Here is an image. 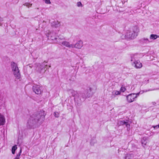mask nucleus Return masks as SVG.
Returning a JSON list of instances; mask_svg holds the SVG:
<instances>
[{
  "mask_svg": "<svg viewBox=\"0 0 159 159\" xmlns=\"http://www.w3.org/2000/svg\"><path fill=\"white\" fill-rule=\"evenodd\" d=\"M46 114L43 111H40L31 115L28 119L26 127L29 129L34 128L41 124Z\"/></svg>",
  "mask_w": 159,
  "mask_h": 159,
  "instance_id": "1",
  "label": "nucleus"
},
{
  "mask_svg": "<svg viewBox=\"0 0 159 159\" xmlns=\"http://www.w3.org/2000/svg\"><path fill=\"white\" fill-rule=\"evenodd\" d=\"M69 92L71 93L74 97V100L76 104L78 106H80L81 103L84 102L87 97H89L87 91L78 93L77 92L72 89L69 90Z\"/></svg>",
  "mask_w": 159,
  "mask_h": 159,
  "instance_id": "2",
  "label": "nucleus"
},
{
  "mask_svg": "<svg viewBox=\"0 0 159 159\" xmlns=\"http://www.w3.org/2000/svg\"><path fill=\"white\" fill-rule=\"evenodd\" d=\"M139 31V29L137 27H134L132 31L127 30L125 37L126 39H133L136 38Z\"/></svg>",
  "mask_w": 159,
  "mask_h": 159,
  "instance_id": "3",
  "label": "nucleus"
},
{
  "mask_svg": "<svg viewBox=\"0 0 159 159\" xmlns=\"http://www.w3.org/2000/svg\"><path fill=\"white\" fill-rule=\"evenodd\" d=\"M11 66L13 74L16 78L20 79V75L17 64L14 62L12 61L11 63Z\"/></svg>",
  "mask_w": 159,
  "mask_h": 159,
  "instance_id": "4",
  "label": "nucleus"
},
{
  "mask_svg": "<svg viewBox=\"0 0 159 159\" xmlns=\"http://www.w3.org/2000/svg\"><path fill=\"white\" fill-rule=\"evenodd\" d=\"M141 92L136 93H133L129 94L126 96V99L128 102L131 103L136 101L138 97L140 94H142Z\"/></svg>",
  "mask_w": 159,
  "mask_h": 159,
  "instance_id": "5",
  "label": "nucleus"
},
{
  "mask_svg": "<svg viewBox=\"0 0 159 159\" xmlns=\"http://www.w3.org/2000/svg\"><path fill=\"white\" fill-rule=\"evenodd\" d=\"M131 61H133V65L137 69H139L142 67V64L139 60H136L134 58L131 57Z\"/></svg>",
  "mask_w": 159,
  "mask_h": 159,
  "instance_id": "6",
  "label": "nucleus"
},
{
  "mask_svg": "<svg viewBox=\"0 0 159 159\" xmlns=\"http://www.w3.org/2000/svg\"><path fill=\"white\" fill-rule=\"evenodd\" d=\"M33 89L34 92L37 94H40L42 92V87L39 85H35L33 86Z\"/></svg>",
  "mask_w": 159,
  "mask_h": 159,
  "instance_id": "7",
  "label": "nucleus"
},
{
  "mask_svg": "<svg viewBox=\"0 0 159 159\" xmlns=\"http://www.w3.org/2000/svg\"><path fill=\"white\" fill-rule=\"evenodd\" d=\"M83 42L81 40H79L75 44H73L72 48H75L80 49L83 46Z\"/></svg>",
  "mask_w": 159,
  "mask_h": 159,
  "instance_id": "8",
  "label": "nucleus"
},
{
  "mask_svg": "<svg viewBox=\"0 0 159 159\" xmlns=\"http://www.w3.org/2000/svg\"><path fill=\"white\" fill-rule=\"evenodd\" d=\"M59 44L60 45L61 44L63 45L66 47L69 48H72V45L73 44H70V43L66 41H63L62 42H59Z\"/></svg>",
  "mask_w": 159,
  "mask_h": 159,
  "instance_id": "9",
  "label": "nucleus"
},
{
  "mask_svg": "<svg viewBox=\"0 0 159 159\" xmlns=\"http://www.w3.org/2000/svg\"><path fill=\"white\" fill-rule=\"evenodd\" d=\"M47 62L45 61L43 63H42L41 64H39V65L38 66L37 68L38 70H39V68L41 70L44 69L47 66Z\"/></svg>",
  "mask_w": 159,
  "mask_h": 159,
  "instance_id": "10",
  "label": "nucleus"
},
{
  "mask_svg": "<svg viewBox=\"0 0 159 159\" xmlns=\"http://www.w3.org/2000/svg\"><path fill=\"white\" fill-rule=\"evenodd\" d=\"M118 123L121 125H125L127 128L128 130L130 129V123L128 122L127 121H126L124 120L120 121Z\"/></svg>",
  "mask_w": 159,
  "mask_h": 159,
  "instance_id": "11",
  "label": "nucleus"
},
{
  "mask_svg": "<svg viewBox=\"0 0 159 159\" xmlns=\"http://www.w3.org/2000/svg\"><path fill=\"white\" fill-rule=\"evenodd\" d=\"M51 24L52 27L56 28L59 27L61 25L60 22L57 20H54L51 22Z\"/></svg>",
  "mask_w": 159,
  "mask_h": 159,
  "instance_id": "12",
  "label": "nucleus"
},
{
  "mask_svg": "<svg viewBox=\"0 0 159 159\" xmlns=\"http://www.w3.org/2000/svg\"><path fill=\"white\" fill-rule=\"evenodd\" d=\"M5 122V119L3 115L0 114V125H3Z\"/></svg>",
  "mask_w": 159,
  "mask_h": 159,
  "instance_id": "13",
  "label": "nucleus"
},
{
  "mask_svg": "<svg viewBox=\"0 0 159 159\" xmlns=\"http://www.w3.org/2000/svg\"><path fill=\"white\" fill-rule=\"evenodd\" d=\"M148 139L147 137H144L141 140V143L143 145H145L148 143Z\"/></svg>",
  "mask_w": 159,
  "mask_h": 159,
  "instance_id": "14",
  "label": "nucleus"
},
{
  "mask_svg": "<svg viewBox=\"0 0 159 159\" xmlns=\"http://www.w3.org/2000/svg\"><path fill=\"white\" fill-rule=\"evenodd\" d=\"M120 91H118L117 90L114 91L112 92V95L111 98H112L115 97L116 95H118L120 94Z\"/></svg>",
  "mask_w": 159,
  "mask_h": 159,
  "instance_id": "15",
  "label": "nucleus"
},
{
  "mask_svg": "<svg viewBox=\"0 0 159 159\" xmlns=\"http://www.w3.org/2000/svg\"><path fill=\"white\" fill-rule=\"evenodd\" d=\"M141 42L143 43H148L150 42V41L148 38H143L140 40Z\"/></svg>",
  "mask_w": 159,
  "mask_h": 159,
  "instance_id": "16",
  "label": "nucleus"
},
{
  "mask_svg": "<svg viewBox=\"0 0 159 159\" xmlns=\"http://www.w3.org/2000/svg\"><path fill=\"white\" fill-rule=\"evenodd\" d=\"M133 157V155L132 154H127L125 157L124 159H132Z\"/></svg>",
  "mask_w": 159,
  "mask_h": 159,
  "instance_id": "17",
  "label": "nucleus"
},
{
  "mask_svg": "<svg viewBox=\"0 0 159 159\" xmlns=\"http://www.w3.org/2000/svg\"><path fill=\"white\" fill-rule=\"evenodd\" d=\"M158 37L157 35L156 34H152L150 35V39L153 40L156 39Z\"/></svg>",
  "mask_w": 159,
  "mask_h": 159,
  "instance_id": "18",
  "label": "nucleus"
},
{
  "mask_svg": "<svg viewBox=\"0 0 159 159\" xmlns=\"http://www.w3.org/2000/svg\"><path fill=\"white\" fill-rule=\"evenodd\" d=\"M17 147L16 145H14L12 148V153L13 154H14L16 150L17 149Z\"/></svg>",
  "mask_w": 159,
  "mask_h": 159,
  "instance_id": "19",
  "label": "nucleus"
},
{
  "mask_svg": "<svg viewBox=\"0 0 159 159\" xmlns=\"http://www.w3.org/2000/svg\"><path fill=\"white\" fill-rule=\"evenodd\" d=\"M21 149H20V151L19 153L17 155L16 157L14 158V159H19V158L20 156L21 153Z\"/></svg>",
  "mask_w": 159,
  "mask_h": 159,
  "instance_id": "20",
  "label": "nucleus"
},
{
  "mask_svg": "<svg viewBox=\"0 0 159 159\" xmlns=\"http://www.w3.org/2000/svg\"><path fill=\"white\" fill-rule=\"evenodd\" d=\"M126 90V88L122 86L120 89V91L121 92H124Z\"/></svg>",
  "mask_w": 159,
  "mask_h": 159,
  "instance_id": "21",
  "label": "nucleus"
},
{
  "mask_svg": "<svg viewBox=\"0 0 159 159\" xmlns=\"http://www.w3.org/2000/svg\"><path fill=\"white\" fill-rule=\"evenodd\" d=\"M53 114L56 117H58L59 116V114L58 112H55Z\"/></svg>",
  "mask_w": 159,
  "mask_h": 159,
  "instance_id": "22",
  "label": "nucleus"
},
{
  "mask_svg": "<svg viewBox=\"0 0 159 159\" xmlns=\"http://www.w3.org/2000/svg\"><path fill=\"white\" fill-rule=\"evenodd\" d=\"M24 5L25 6H26L27 7H30L32 5L31 4H30V3H25Z\"/></svg>",
  "mask_w": 159,
  "mask_h": 159,
  "instance_id": "23",
  "label": "nucleus"
},
{
  "mask_svg": "<svg viewBox=\"0 0 159 159\" xmlns=\"http://www.w3.org/2000/svg\"><path fill=\"white\" fill-rule=\"evenodd\" d=\"M47 4H51V2L50 0H43Z\"/></svg>",
  "mask_w": 159,
  "mask_h": 159,
  "instance_id": "24",
  "label": "nucleus"
},
{
  "mask_svg": "<svg viewBox=\"0 0 159 159\" xmlns=\"http://www.w3.org/2000/svg\"><path fill=\"white\" fill-rule=\"evenodd\" d=\"M77 6L79 7H80V6H81V7L82 6V5L81 3L80 2H78L77 3Z\"/></svg>",
  "mask_w": 159,
  "mask_h": 159,
  "instance_id": "25",
  "label": "nucleus"
},
{
  "mask_svg": "<svg viewBox=\"0 0 159 159\" xmlns=\"http://www.w3.org/2000/svg\"><path fill=\"white\" fill-rule=\"evenodd\" d=\"M59 38L61 40H64L65 39L64 37L63 36H59Z\"/></svg>",
  "mask_w": 159,
  "mask_h": 159,
  "instance_id": "26",
  "label": "nucleus"
},
{
  "mask_svg": "<svg viewBox=\"0 0 159 159\" xmlns=\"http://www.w3.org/2000/svg\"><path fill=\"white\" fill-rule=\"evenodd\" d=\"M3 20V19L0 17V26L2 25V24L1 23L2 21Z\"/></svg>",
  "mask_w": 159,
  "mask_h": 159,
  "instance_id": "27",
  "label": "nucleus"
},
{
  "mask_svg": "<svg viewBox=\"0 0 159 159\" xmlns=\"http://www.w3.org/2000/svg\"><path fill=\"white\" fill-rule=\"evenodd\" d=\"M153 127L155 129L156 128H158L159 127V124L158 125H157L156 126H154Z\"/></svg>",
  "mask_w": 159,
  "mask_h": 159,
  "instance_id": "28",
  "label": "nucleus"
},
{
  "mask_svg": "<svg viewBox=\"0 0 159 159\" xmlns=\"http://www.w3.org/2000/svg\"><path fill=\"white\" fill-rule=\"evenodd\" d=\"M50 34H46V35L47 37H49V35H50Z\"/></svg>",
  "mask_w": 159,
  "mask_h": 159,
  "instance_id": "29",
  "label": "nucleus"
},
{
  "mask_svg": "<svg viewBox=\"0 0 159 159\" xmlns=\"http://www.w3.org/2000/svg\"><path fill=\"white\" fill-rule=\"evenodd\" d=\"M56 39V38H55L54 39H52V40H54V39Z\"/></svg>",
  "mask_w": 159,
  "mask_h": 159,
  "instance_id": "30",
  "label": "nucleus"
},
{
  "mask_svg": "<svg viewBox=\"0 0 159 159\" xmlns=\"http://www.w3.org/2000/svg\"><path fill=\"white\" fill-rule=\"evenodd\" d=\"M92 141H91V144H92Z\"/></svg>",
  "mask_w": 159,
  "mask_h": 159,
  "instance_id": "31",
  "label": "nucleus"
},
{
  "mask_svg": "<svg viewBox=\"0 0 159 159\" xmlns=\"http://www.w3.org/2000/svg\"><path fill=\"white\" fill-rule=\"evenodd\" d=\"M29 66V67H30V68H31V67L30 65Z\"/></svg>",
  "mask_w": 159,
  "mask_h": 159,
  "instance_id": "32",
  "label": "nucleus"
},
{
  "mask_svg": "<svg viewBox=\"0 0 159 159\" xmlns=\"http://www.w3.org/2000/svg\"><path fill=\"white\" fill-rule=\"evenodd\" d=\"M49 67H51V66H49Z\"/></svg>",
  "mask_w": 159,
  "mask_h": 159,
  "instance_id": "33",
  "label": "nucleus"
},
{
  "mask_svg": "<svg viewBox=\"0 0 159 159\" xmlns=\"http://www.w3.org/2000/svg\"><path fill=\"white\" fill-rule=\"evenodd\" d=\"M96 142V140H95V142L94 143H95Z\"/></svg>",
  "mask_w": 159,
  "mask_h": 159,
  "instance_id": "34",
  "label": "nucleus"
}]
</instances>
